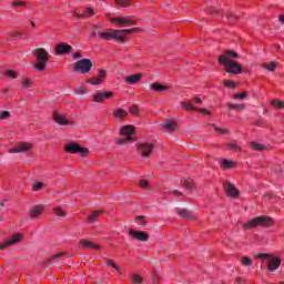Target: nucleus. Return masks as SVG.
Wrapping results in <instances>:
<instances>
[{
  "instance_id": "nucleus-8",
  "label": "nucleus",
  "mask_w": 284,
  "mask_h": 284,
  "mask_svg": "<svg viewBox=\"0 0 284 284\" xmlns=\"http://www.w3.org/2000/svg\"><path fill=\"white\" fill-rule=\"evenodd\" d=\"M223 187L227 196L231 199H239V190L231 182L224 181Z\"/></svg>"
},
{
  "instance_id": "nucleus-31",
  "label": "nucleus",
  "mask_w": 284,
  "mask_h": 284,
  "mask_svg": "<svg viewBox=\"0 0 284 284\" xmlns=\"http://www.w3.org/2000/svg\"><path fill=\"white\" fill-rule=\"evenodd\" d=\"M102 212H103V211H100V210L93 211L92 214L89 215L88 221H89L90 223H94V221H97V219H99V216H101Z\"/></svg>"
},
{
  "instance_id": "nucleus-37",
  "label": "nucleus",
  "mask_w": 284,
  "mask_h": 284,
  "mask_svg": "<svg viewBox=\"0 0 284 284\" xmlns=\"http://www.w3.org/2000/svg\"><path fill=\"white\" fill-rule=\"evenodd\" d=\"M53 212H54L55 216H59V217H61V219L68 216V213H65L64 211H62L60 207L53 209Z\"/></svg>"
},
{
  "instance_id": "nucleus-38",
  "label": "nucleus",
  "mask_w": 284,
  "mask_h": 284,
  "mask_svg": "<svg viewBox=\"0 0 284 284\" xmlns=\"http://www.w3.org/2000/svg\"><path fill=\"white\" fill-rule=\"evenodd\" d=\"M215 132H220V134H223L224 136H227L231 134L229 129L215 126Z\"/></svg>"
},
{
  "instance_id": "nucleus-43",
  "label": "nucleus",
  "mask_w": 284,
  "mask_h": 284,
  "mask_svg": "<svg viewBox=\"0 0 284 284\" xmlns=\"http://www.w3.org/2000/svg\"><path fill=\"white\" fill-rule=\"evenodd\" d=\"M242 265H244L245 267H250L252 265V258L247 256L242 257Z\"/></svg>"
},
{
  "instance_id": "nucleus-62",
  "label": "nucleus",
  "mask_w": 284,
  "mask_h": 284,
  "mask_svg": "<svg viewBox=\"0 0 284 284\" xmlns=\"http://www.w3.org/2000/svg\"><path fill=\"white\" fill-rule=\"evenodd\" d=\"M193 101L194 103H203V100H201V98H194Z\"/></svg>"
},
{
  "instance_id": "nucleus-55",
  "label": "nucleus",
  "mask_w": 284,
  "mask_h": 284,
  "mask_svg": "<svg viewBox=\"0 0 284 284\" xmlns=\"http://www.w3.org/2000/svg\"><path fill=\"white\" fill-rule=\"evenodd\" d=\"M22 88H32V82L30 80L22 81Z\"/></svg>"
},
{
  "instance_id": "nucleus-13",
  "label": "nucleus",
  "mask_w": 284,
  "mask_h": 284,
  "mask_svg": "<svg viewBox=\"0 0 284 284\" xmlns=\"http://www.w3.org/2000/svg\"><path fill=\"white\" fill-rule=\"evenodd\" d=\"M129 234L130 236H132L133 239H136L138 241H141L142 243H146V241L149 240L148 233L143 231L130 230Z\"/></svg>"
},
{
  "instance_id": "nucleus-47",
  "label": "nucleus",
  "mask_w": 284,
  "mask_h": 284,
  "mask_svg": "<svg viewBox=\"0 0 284 284\" xmlns=\"http://www.w3.org/2000/svg\"><path fill=\"white\" fill-rule=\"evenodd\" d=\"M256 258H267L270 261L272 255L270 253H261L256 255Z\"/></svg>"
},
{
  "instance_id": "nucleus-59",
  "label": "nucleus",
  "mask_w": 284,
  "mask_h": 284,
  "mask_svg": "<svg viewBox=\"0 0 284 284\" xmlns=\"http://www.w3.org/2000/svg\"><path fill=\"white\" fill-rule=\"evenodd\" d=\"M273 170L276 172V174H281V172H283V168L281 165L274 166Z\"/></svg>"
},
{
  "instance_id": "nucleus-22",
  "label": "nucleus",
  "mask_w": 284,
  "mask_h": 284,
  "mask_svg": "<svg viewBox=\"0 0 284 284\" xmlns=\"http://www.w3.org/2000/svg\"><path fill=\"white\" fill-rule=\"evenodd\" d=\"M151 90H153L154 92H166V90H169V87L160 84L159 82H154L151 84Z\"/></svg>"
},
{
  "instance_id": "nucleus-48",
  "label": "nucleus",
  "mask_w": 284,
  "mask_h": 284,
  "mask_svg": "<svg viewBox=\"0 0 284 284\" xmlns=\"http://www.w3.org/2000/svg\"><path fill=\"white\" fill-rule=\"evenodd\" d=\"M224 87H225V88L234 89V88H236V82H232V81H230V80H226V81L224 82Z\"/></svg>"
},
{
  "instance_id": "nucleus-36",
  "label": "nucleus",
  "mask_w": 284,
  "mask_h": 284,
  "mask_svg": "<svg viewBox=\"0 0 284 284\" xmlns=\"http://www.w3.org/2000/svg\"><path fill=\"white\" fill-rule=\"evenodd\" d=\"M227 146L230 150H233V152H240L241 150V145H239L236 142H230Z\"/></svg>"
},
{
  "instance_id": "nucleus-52",
  "label": "nucleus",
  "mask_w": 284,
  "mask_h": 284,
  "mask_svg": "<svg viewBox=\"0 0 284 284\" xmlns=\"http://www.w3.org/2000/svg\"><path fill=\"white\" fill-rule=\"evenodd\" d=\"M130 1H132V0H115V3L118 6L124 7V6H128L130 3Z\"/></svg>"
},
{
  "instance_id": "nucleus-23",
  "label": "nucleus",
  "mask_w": 284,
  "mask_h": 284,
  "mask_svg": "<svg viewBox=\"0 0 284 284\" xmlns=\"http://www.w3.org/2000/svg\"><path fill=\"white\" fill-rule=\"evenodd\" d=\"M80 245H82V247H91L93 250H101V246L99 244H94L88 240H80Z\"/></svg>"
},
{
  "instance_id": "nucleus-15",
  "label": "nucleus",
  "mask_w": 284,
  "mask_h": 284,
  "mask_svg": "<svg viewBox=\"0 0 284 284\" xmlns=\"http://www.w3.org/2000/svg\"><path fill=\"white\" fill-rule=\"evenodd\" d=\"M94 14H97V11L92 8L84 9L82 13L79 11H74V17H77L78 19H85L88 17H94Z\"/></svg>"
},
{
  "instance_id": "nucleus-7",
  "label": "nucleus",
  "mask_w": 284,
  "mask_h": 284,
  "mask_svg": "<svg viewBox=\"0 0 284 284\" xmlns=\"http://www.w3.org/2000/svg\"><path fill=\"white\" fill-rule=\"evenodd\" d=\"M154 148H155L154 142L141 143L138 145V150L141 156H143V159H150V155L152 154V150H154Z\"/></svg>"
},
{
  "instance_id": "nucleus-46",
  "label": "nucleus",
  "mask_w": 284,
  "mask_h": 284,
  "mask_svg": "<svg viewBox=\"0 0 284 284\" xmlns=\"http://www.w3.org/2000/svg\"><path fill=\"white\" fill-rule=\"evenodd\" d=\"M233 99H241V100L247 99V92L235 93V94L233 95Z\"/></svg>"
},
{
  "instance_id": "nucleus-40",
  "label": "nucleus",
  "mask_w": 284,
  "mask_h": 284,
  "mask_svg": "<svg viewBox=\"0 0 284 284\" xmlns=\"http://www.w3.org/2000/svg\"><path fill=\"white\" fill-rule=\"evenodd\" d=\"M105 263H106V265H110L111 267H113V270H116V272H119L121 274V268L119 267V265H116L114 263V261L106 258Z\"/></svg>"
},
{
  "instance_id": "nucleus-6",
  "label": "nucleus",
  "mask_w": 284,
  "mask_h": 284,
  "mask_svg": "<svg viewBox=\"0 0 284 284\" xmlns=\"http://www.w3.org/2000/svg\"><path fill=\"white\" fill-rule=\"evenodd\" d=\"M68 154H80V156L85 158L90 153L88 148H81L77 143H70L65 146Z\"/></svg>"
},
{
  "instance_id": "nucleus-35",
  "label": "nucleus",
  "mask_w": 284,
  "mask_h": 284,
  "mask_svg": "<svg viewBox=\"0 0 284 284\" xmlns=\"http://www.w3.org/2000/svg\"><path fill=\"white\" fill-rule=\"evenodd\" d=\"M20 152H28L29 150H32V144L30 143H22L18 145Z\"/></svg>"
},
{
  "instance_id": "nucleus-29",
  "label": "nucleus",
  "mask_w": 284,
  "mask_h": 284,
  "mask_svg": "<svg viewBox=\"0 0 284 284\" xmlns=\"http://www.w3.org/2000/svg\"><path fill=\"white\" fill-rule=\"evenodd\" d=\"M113 116H115V119L123 120L125 116H128V111L124 109H118L113 112Z\"/></svg>"
},
{
  "instance_id": "nucleus-28",
  "label": "nucleus",
  "mask_w": 284,
  "mask_h": 284,
  "mask_svg": "<svg viewBox=\"0 0 284 284\" xmlns=\"http://www.w3.org/2000/svg\"><path fill=\"white\" fill-rule=\"evenodd\" d=\"M129 278H130L131 283H133V284H142L143 283V277L139 274L131 273L129 275Z\"/></svg>"
},
{
  "instance_id": "nucleus-10",
  "label": "nucleus",
  "mask_w": 284,
  "mask_h": 284,
  "mask_svg": "<svg viewBox=\"0 0 284 284\" xmlns=\"http://www.w3.org/2000/svg\"><path fill=\"white\" fill-rule=\"evenodd\" d=\"M98 72L99 74L97 77L87 80L88 83L91 85H101V83H103V79H105L106 72L103 69H99Z\"/></svg>"
},
{
  "instance_id": "nucleus-12",
  "label": "nucleus",
  "mask_w": 284,
  "mask_h": 284,
  "mask_svg": "<svg viewBox=\"0 0 284 284\" xmlns=\"http://www.w3.org/2000/svg\"><path fill=\"white\" fill-rule=\"evenodd\" d=\"M53 121H55L58 125H74L72 121L61 115V113H59L58 111H53Z\"/></svg>"
},
{
  "instance_id": "nucleus-42",
  "label": "nucleus",
  "mask_w": 284,
  "mask_h": 284,
  "mask_svg": "<svg viewBox=\"0 0 284 284\" xmlns=\"http://www.w3.org/2000/svg\"><path fill=\"white\" fill-rule=\"evenodd\" d=\"M138 225H148V222L145 221V216L144 215H139L136 219H135Z\"/></svg>"
},
{
  "instance_id": "nucleus-25",
  "label": "nucleus",
  "mask_w": 284,
  "mask_h": 284,
  "mask_svg": "<svg viewBox=\"0 0 284 284\" xmlns=\"http://www.w3.org/2000/svg\"><path fill=\"white\" fill-rule=\"evenodd\" d=\"M262 68L267 70L268 72H276V68H278L277 62L263 63Z\"/></svg>"
},
{
  "instance_id": "nucleus-51",
  "label": "nucleus",
  "mask_w": 284,
  "mask_h": 284,
  "mask_svg": "<svg viewBox=\"0 0 284 284\" xmlns=\"http://www.w3.org/2000/svg\"><path fill=\"white\" fill-rule=\"evenodd\" d=\"M101 28L95 27L92 32H91V37H99V34L101 33Z\"/></svg>"
},
{
  "instance_id": "nucleus-63",
  "label": "nucleus",
  "mask_w": 284,
  "mask_h": 284,
  "mask_svg": "<svg viewBox=\"0 0 284 284\" xmlns=\"http://www.w3.org/2000/svg\"><path fill=\"white\" fill-rule=\"evenodd\" d=\"M12 37H13L14 39H17V37H21V33H19V32H13V33H12Z\"/></svg>"
},
{
  "instance_id": "nucleus-49",
  "label": "nucleus",
  "mask_w": 284,
  "mask_h": 284,
  "mask_svg": "<svg viewBox=\"0 0 284 284\" xmlns=\"http://www.w3.org/2000/svg\"><path fill=\"white\" fill-rule=\"evenodd\" d=\"M4 74H6L7 77H10L11 79H17V77H18L17 72H14V71H12V70L6 71Z\"/></svg>"
},
{
  "instance_id": "nucleus-50",
  "label": "nucleus",
  "mask_w": 284,
  "mask_h": 284,
  "mask_svg": "<svg viewBox=\"0 0 284 284\" xmlns=\"http://www.w3.org/2000/svg\"><path fill=\"white\" fill-rule=\"evenodd\" d=\"M140 186L143 189V190H149L150 189V183L145 180H141L140 181Z\"/></svg>"
},
{
  "instance_id": "nucleus-39",
  "label": "nucleus",
  "mask_w": 284,
  "mask_h": 284,
  "mask_svg": "<svg viewBox=\"0 0 284 284\" xmlns=\"http://www.w3.org/2000/svg\"><path fill=\"white\" fill-rule=\"evenodd\" d=\"M43 182H36L32 184V192H39L40 190H43Z\"/></svg>"
},
{
  "instance_id": "nucleus-64",
  "label": "nucleus",
  "mask_w": 284,
  "mask_h": 284,
  "mask_svg": "<svg viewBox=\"0 0 284 284\" xmlns=\"http://www.w3.org/2000/svg\"><path fill=\"white\" fill-rule=\"evenodd\" d=\"M278 21H280V23H283V24H284V16H280V17H278Z\"/></svg>"
},
{
  "instance_id": "nucleus-30",
  "label": "nucleus",
  "mask_w": 284,
  "mask_h": 284,
  "mask_svg": "<svg viewBox=\"0 0 284 284\" xmlns=\"http://www.w3.org/2000/svg\"><path fill=\"white\" fill-rule=\"evenodd\" d=\"M163 128L164 130H168L169 132H174V130H176V122H164L163 123Z\"/></svg>"
},
{
  "instance_id": "nucleus-61",
  "label": "nucleus",
  "mask_w": 284,
  "mask_h": 284,
  "mask_svg": "<svg viewBox=\"0 0 284 284\" xmlns=\"http://www.w3.org/2000/svg\"><path fill=\"white\" fill-rule=\"evenodd\" d=\"M10 244H8V241H6L3 244L0 245V251H3L6 247H9Z\"/></svg>"
},
{
  "instance_id": "nucleus-24",
  "label": "nucleus",
  "mask_w": 284,
  "mask_h": 284,
  "mask_svg": "<svg viewBox=\"0 0 284 284\" xmlns=\"http://www.w3.org/2000/svg\"><path fill=\"white\" fill-rule=\"evenodd\" d=\"M21 242V234L16 233L9 240H7V245H17V243Z\"/></svg>"
},
{
  "instance_id": "nucleus-58",
  "label": "nucleus",
  "mask_w": 284,
  "mask_h": 284,
  "mask_svg": "<svg viewBox=\"0 0 284 284\" xmlns=\"http://www.w3.org/2000/svg\"><path fill=\"white\" fill-rule=\"evenodd\" d=\"M129 112H130L131 114H134V115L136 116V114H139V109H136V106H131L130 110H129Z\"/></svg>"
},
{
  "instance_id": "nucleus-4",
  "label": "nucleus",
  "mask_w": 284,
  "mask_h": 284,
  "mask_svg": "<svg viewBox=\"0 0 284 284\" xmlns=\"http://www.w3.org/2000/svg\"><path fill=\"white\" fill-rule=\"evenodd\" d=\"M256 225H262V227H272V225H274V220L270 216L262 215L246 222L242 227L243 230H252L256 227Z\"/></svg>"
},
{
  "instance_id": "nucleus-2",
  "label": "nucleus",
  "mask_w": 284,
  "mask_h": 284,
  "mask_svg": "<svg viewBox=\"0 0 284 284\" xmlns=\"http://www.w3.org/2000/svg\"><path fill=\"white\" fill-rule=\"evenodd\" d=\"M134 32H139V29L138 28L122 29V30L113 29L111 30V32L101 31V33H99V37L104 41H110L111 39H115L116 41H125V34H132Z\"/></svg>"
},
{
  "instance_id": "nucleus-26",
  "label": "nucleus",
  "mask_w": 284,
  "mask_h": 284,
  "mask_svg": "<svg viewBox=\"0 0 284 284\" xmlns=\"http://www.w3.org/2000/svg\"><path fill=\"white\" fill-rule=\"evenodd\" d=\"M180 183L184 185L186 190H194V182L190 178L182 179Z\"/></svg>"
},
{
  "instance_id": "nucleus-21",
  "label": "nucleus",
  "mask_w": 284,
  "mask_h": 284,
  "mask_svg": "<svg viewBox=\"0 0 284 284\" xmlns=\"http://www.w3.org/2000/svg\"><path fill=\"white\" fill-rule=\"evenodd\" d=\"M120 134L121 136H132L134 134V126L132 125H125L120 128Z\"/></svg>"
},
{
  "instance_id": "nucleus-53",
  "label": "nucleus",
  "mask_w": 284,
  "mask_h": 284,
  "mask_svg": "<svg viewBox=\"0 0 284 284\" xmlns=\"http://www.w3.org/2000/svg\"><path fill=\"white\" fill-rule=\"evenodd\" d=\"M172 194H173V196H176L178 199H183V196H185L183 194V192H181L179 190H173Z\"/></svg>"
},
{
  "instance_id": "nucleus-54",
  "label": "nucleus",
  "mask_w": 284,
  "mask_h": 284,
  "mask_svg": "<svg viewBox=\"0 0 284 284\" xmlns=\"http://www.w3.org/2000/svg\"><path fill=\"white\" fill-rule=\"evenodd\" d=\"M13 6H14V8L23 7V6H26V2H23L21 0H16V1H13Z\"/></svg>"
},
{
  "instance_id": "nucleus-60",
  "label": "nucleus",
  "mask_w": 284,
  "mask_h": 284,
  "mask_svg": "<svg viewBox=\"0 0 284 284\" xmlns=\"http://www.w3.org/2000/svg\"><path fill=\"white\" fill-rule=\"evenodd\" d=\"M73 59H82L83 58V54H81V52H75L73 53Z\"/></svg>"
},
{
  "instance_id": "nucleus-27",
  "label": "nucleus",
  "mask_w": 284,
  "mask_h": 284,
  "mask_svg": "<svg viewBox=\"0 0 284 284\" xmlns=\"http://www.w3.org/2000/svg\"><path fill=\"white\" fill-rule=\"evenodd\" d=\"M220 165L223 170H232L236 163L230 161V160H221Z\"/></svg>"
},
{
  "instance_id": "nucleus-16",
  "label": "nucleus",
  "mask_w": 284,
  "mask_h": 284,
  "mask_svg": "<svg viewBox=\"0 0 284 284\" xmlns=\"http://www.w3.org/2000/svg\"><path fill=\"white\" fill-rule=\"evenodd\" d=\"M176 214L183 219V221H194V215L191 214L187 209H175Z\"/></svg>"
},
{
  "instance_id": "nucleus-57",
  "label": "nucleus",
  "mask_w": 284,
  "mask_h": 284,
  "mask_svg": "<svg viewBox=\"0 0 284 284\" xmlns=\"http://www.w3.org/2000/svg\"><path fill=\"white\" fill-rule=\"evenodd\" d=\"M19 153H21L19 146L9 150V154H19Z\"/></svg>"
},
{
  "instance_id": "nucleus-18",
  "label": "nucleus",
  "mask_w": 284,
  "mask_h": 284,
  "mask_svg": "<svg viewBox=\"0 0 284 284\" xmlns=\"http://www.w3.org/2000/svg\"><path fill=\"white\" fill-rule=\"evenodd\" d=\"M112 97H114V93L112 92H105V93L98 92L93 95V101L94 103H101V101H103L104 99H112Z\"/></svg>"
},
{
  "instance_id": "nucleus-45",
  "label": "nucleus",
  "mask_w": 284,
  "mask_h": 284,
  "mask_svg": "<svg viewBox=\"0 0 284 284\" xmlns=\"http://www.w3.org/2000/svg\"><path fill=\"white\" fill-rule=\"evenodd\" d=\"M11 114L10 111H2L0 113V121H6V119H10Z\"/></svg>"
},
{
  "instance_id": "nucleus-44",
  "label": "nucleus",
  "mask_w": 284,
  "mask_h": 284,
  "mask_svg": "<svg viewBox=\"0 0 284 284\" xmlns=\"http://www.w3.org/2000/svg\"><path fill=\"white\" fill-rule=\"evenodd\" d=\"M226 19L230 21V23H234V21L239 20V16H236L234 13H229V14H226Z\"/></svg>"
},
{
  "instance_id": "nucleus-1",
  "label": "nucleus",
  "mask_w": 284,
  "mask_h": 284,
  "mask_svg": "<svg viewBox=\"0 0 284 284\" xmlns=\"http://www.w3.org/2000/svg\"><path fill=\"white\" fill-rule=\"evenodd\" d=\"M234 59H239V53L236 51H225L219 57L217 61L220 65H223L224 71L227 74L236 77L243 74V65L239 64Z\"/></svg>"
},
{
  "instance_id": "nucleus-56",
  "label": "nucleus",
  "mask_w": 284,
  "mask_h": 284,
  "mask_svg": "<svg viewBox=\"0 0 284 284\" xmlns=\"http://www.w3.org/2000/svg\"><path fill=\"white\" fill-rule=\"evenodd\" d=\"M63 256H65V253L55 254L51 257V261H57V258H63Z\"/></svg>"
},
{
  "instance_id": "nucleus-33",
  "label": "nucleus",
  "mask_w": 284,
  "mask_h": 284,
  "mask_svg": "<svg viewBox=\"0 0 284 284\" xmlns=\"http://www.w3.org/2000/svg\"><path fill=\"white\" fill-rule=\"evenodd\" d=\"M251 146L253 148V150H255L256 152H263V150H267V146L261 144V143H256V142H252Z\"/></svg>"
},
{
  "instance_id": "nucleus-17",
  "label": "nucleus",
  "mask_w": 284,
  "mask_h": 284,
  "mask_svg": "<svg viewBox=\"0 0 284 284\" xmlns=\"http://www.w3.org/2000/svg\"><path fill=\"white\" fill-rule=\"evenodd\" d=\"M28 214L31 219H39V216L43 214V205L32 206L31 210L28 212Z\"/></svg>"
},
{
  "instance_id": "nucleus-20",
  "label": "nucleus",
  "mask_w": 284,
  "mask_h": 284,
  "mask_svg": "<svg viewBox=\"0 0 284 284\" xmlns=\"http://www.w3.org/2000/svg\"><path fill=\"white\" fill-rule=\"evenodd\" d=\"M268 270L270 272H276L278 267H281V258L278 257H272L268 260Z\"/></svg>"
},
{
  "instance_id": "nucleus-41",
  "label": "nucleus",
  "mask_w": 284,
  "mask_h": 284,
  "mask_svg": "<svg viewBox=\"0 0 284 284\" xmlns=\"http://www.w3.org/2000/svg\"><path fill=\"white\" fill-rule=\"evenodd\" d=\"M229 110H245V105L229 103Z\"/></svg>"
},
{
  "instance_id": "nucleus-9",
  "label": "nucleus",
  "mask_w": 284,
  "mask_h": 284,
  "mask_svg": "<svg viewBox=\"0 0 284 284\" xmlns=\"http://www.w3.org/2000/svg\"><path fill=\"white\" fill-rule=\"evenodd\" d=\"M112 23H116L120 26V28H131V26H134V21L130 18H123V17H118V18H111Z\"/></svg>"
},
{
  "instance_id": "nucleus-11",
  "label": "nucleus",
  "mask_w": 284,
  "mask_h": 284,
  "mask_svg": "<svg viewBox=\"0 0 284 284\" xmlns=\"http://www.w3.org/2000/svg\"><path fill=\"white\" fill-rule=\"evenodd\" d=\"M70 52H72V45L65 42H61L55 47V54H58L59 57L63 54H70Z\"/></svg>"
},
{
  "instance_id": "nucleus-3",
  "label": "nucleus",
  "mask_w": 284,
  "mask_h": 284,
  "mask_svg": "<svg viewBox=\"0 0 284 284\" xmlns=\"http://www.w3.org/2000/svg\"><path fill=\"white\" fill-rule=\"evenodd\" d=\"M33 54L37 61V63L34 64V70H37V72H43V70H45L48 61H50V54L43 48L36 49L33 51Z\"/></svg>"
},
{
  "instance_id": "nucleus-34",
  "label": "nucleus",
  "mask_w": 284,
  "mask_h": 284,
  "mask_svg": "<svg viewBox=\"0 0 284 284\" xmlns=\"http://www.w3.org/2000/svg\"><path fill=\"white\" fill-rule=\"evenodd\" d=\"M132 141H134L133 136H124L118 140V145H125V143H132Z\"/></svg>"
},
{
  "instance_id": "nucleus-19",
  "label": "nucleus",
  "mask_w": 284,
  "mask_h": 284,
  "mask_svg": "<svg viewBox=\"0 0 284 284\" xmlns=\"http://www.w3.org/2000/svg\"><path fill=\"white\" fill-rule=\"evenodd\" d=\"M143 79V74L141 73H135L132 75H129L125 78V83H129V85H136Z\"/></svg>"
},
{
  "instance_id": "nucleus-14",
  "label": "nucleus",
  "mask_w": 284,
  "mask_h": 284,
  "mask_svg": "<svg viewBox=\"0 0 284 284\" xmlns=\"http://www.w3.org/2000/svg\"><path fill=\"white\" fill-rule=\"evenodd\" d=\"M181 108L187 110L189 112H202V114H210V111H207V109H196L190 102H181Z\"/></svg>"
},
{
  "instance_id": "nucleus-32",
  "label": "nucleus",
  "mask_w": 284,
  "mask_h": 284,
  "mask_svg": "<svg viewBox=\"0 0 284 284\" xmlns=\"http://www.w3.org/2000/svg\"><path fill=\"white\" fill-rule=\"evenodd\" d=\"M271 105H273V108H275L276 110H284V101L273 100L271 101Z\"/></svg>"
},
{
  "instance_id": "nucleus-5",
  "label": "nucleus",
  "mask_w": 284,
  "mask_h": 284,
  "mask_svg": "<svg viewBox=\"0 0 284 284\" xmlns=\"http://www.w3.org/2000/svg\"><path fill=\"white\" fill-rule=\"evenodd\" d=\"M74 72H80L81 74H88L92 70V60L81 59L73 64Z\"/></svg>"
}]
</instances>
